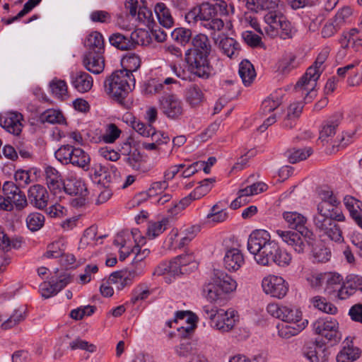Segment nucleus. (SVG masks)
<instances>
[{"label":"nucleus","instance_id":"nucleus-1","mask_svg":"<svg viewBox=\"0 0 362 362\" xmlns=\"http://www.w3.org/2000/svg\"><path fill=\"white\" fill-rule=\"evenodd\" d=\"M247 249L253 255L255 262L262 266L274 263L280 267H286L292 262L291 254L281 249L276 242L271 240L269 233L265 230L252 232L248 239Z\"/></svg>","mask_w":362,"mask_h":362},{"label":"nucleus","instance_id":"nucleus-2","mask_svg":"<svg viewBox=\"0 0 362 362\" xmlns=\"http://www.w3.org/2000/svg\"><path fill=\"white\" fill-rule=\"evenodd\" d=\"M211 47L207 35L199 33L192 37V47L185 53V62L191 74L202 78H208L211 76V66L209 56Z\"/></svg>","mask_w":362,"mask_h":362},{"label":"nucleus","instance_id":"nucleus-3","mask_svg":"<svg viewBox=\"0 0 362 362\" xmlns=\"http://www.w3.org/2000/svg\"><path fill=\"white\" fill-rule=\"evenodd\" d=\"M227 13V4L223 1H218L214 4L203 2L194 7L186 15V18L190 22L200 21V25L213 35L216 31L221 30L224 27L223 20L216 18V15Z\"/></svg>","mask_w":362,"mask_h":362},{"label":"nucleus","instance_id":"nucleus-4","mask_svg":"<svg viewBox=\"0 0 362 362\" xmlns=\"http://www.w3.org/2000/svg\"><path fill=\"white\" fill-rule=\"evenodd\" d=\"M328 55L327 50L320 53L313 64L308 68L305 74L295 86L296 92L303 98L305 103L311 102L317 95V81L324 71V63Z\"/></svg>","mask_w":362,"mask_h":362},{"label":"nucleus","instance_id":"nucleus-5","mask_svg":"<svg viewBox=\"0 0 362 362\" xmlns=\"http://www.w3.org/2000/svg\"><path fill=\"white\" fill-rule=\"evenodd\" d=\"M236 288L237 282L223 270L214 269L210 281L203 287V295L211 303H217Z\"/></svg>","mask_w":362,"mask_h":362},{"label":"nucleus","instance_id":"nucleus-6","mask_svg":"<svg viewBox=\"0 0 362 362\" xmlns=\"http://www.w3.org/2000/svg\"><path fill=\"white\" fill-rule=\"evenodd\" d=\"M321 202L317 205V213L313 216L315 226L330 221H344L345 216L339 207L340 202L329 189L319 192Z\"/></svg>","mask_w":362,"mask_h":362},{"label":"nucleus","instance_id":"nucleus-7","mask_svg":"<svg viewBox=\"0 0 362 362\" xmlns=\"http://www.w3.org/2000/svg\"><path fill=\"white\" fill-rule=\"evenodd\" d=\"M134 85V77L127 75L126 71L119 70L114 71L104 82L105 93L119 102L126 98Z\"/></svg>","mask_w":362,"mask_h":362},{"label":"nucleus","instance_id":"nucleus-8","mask_svg":"<svg viewBox=\"0 0 362 362\" xmlns=\"http://www.w3.org/2000/svg\"><path fill=\"white\" fill-rule=\"evenodd\" d=\"M267 27L266 33L272 37L280 35L283 39L290 38L293 35L291 25L283 13L278 11H268L264 16Z\"/></svg>","mask_w":362,"mask_h":362},{"label":"nucleus","instance_id":"nucleus-9","mask_svg":"<svg viewBox=\"0 0 362 362\" xmlns=\"http://www.w3.org/2000/svg\"><path fill=\"white\" fill-rule=\"evenodd\" d=\"M125 8L139 25H144L148 28L153 27L155 21L152 11L145 6L141 0H127Z\"/></svg>","mask_w":362,"mask_h":362},{"label":"nucleus","instance_id":"nucleus-10","mask_svg":"<svg viewBox=\"0 0 362 362\" xmlns=\"http://www.w3.org/2000/svg\"><path fill=\"white\" fill-rule=\"evenodd\" d=\"M313 329L315 334L333 343L339 341L341 338L339 331V323L331 317L317 320L313 324Z\"/></svg>","mask_w":362,"mask_h":362},{"label":"nucleus","instance_id":"nucleus-11","mask_svg":"<svg viewBox=\"0 0 362 362\" xmlns=\"http://www.w3.org/2000/svg\"><path fill=\"white\" fill-rule=\"evenodd\" d=\"M158 103L162 113L170 119H180L184 114L183 103L176 95H163Z\"/></svg>","mask_w":362,"mask_h":362},{"label":"nucleus","instance_id":"nucleus-12","mask_svg":"<svg viewBox=\"0 0 362 362\" xmlns=\"http://www.w3.org/2000/svg\"><path fill=\"white\" fill-rule=\"evenodd\" d=\"M268 313L274 317L289 324L300 323L302 320L301 312L293 307L270 303L267 307Z\"/></svg>","mask_w":362,"mask_h":362},{"label":"nucleus","instance_id":"nucleus-13","mask_svg":"<svg viewBox=\"0 0 362 362\" xmlns=\"http://www.w3.org/2000/svg\"><path fill=\"white\" fill-rule=\"evenodd\" d=\"M262 287L267 295L276 298H283L288 291V283L280 276L269 274L262 281Z\"/></svg>","mask_w":362,"mask_h":362},{"label":"nucleus","instance_id":"nucleus-14","mask_svg":"<svg viewBox=\"0 0 362 362\" xmlns=\"http://www.w3.org/2000/svg\"><path fill=\"white\" fill-rule=\"evenodd\" d=\"M283 218L288 226L299 232L308 241H313L315 235L312 230L306 227L307 218L296 211H286L283 214Z\"/></svg>","mask_w":362,"mask_h":362},{"label":"nucleus","instance_id":"nucleus-15","mask_svg":"<svg viewBox=\"0 0 362 362\" xmlns=\"http://www.w3.org/2000/svg\"><path fill=\"white\" fill-rule=\"evenodd\" d=\"M238 320L236 310L232 308L227 310L219 309L211 327L221 333H226L233 329Z\"/></svg>","mask_w":362,"mask_h":362},{"label":"nucleus","instance_id":"nucleus-16","mask_svg":"<svg viewBox=\"0 0 362 362\" xmlns=\"http://www.w3.org/2000/svg\"><path fill=\"white\" fill-rule=\"evenodd\" d=\"M276 235L287 245L290 246L296 252L303 254L306 250L307 245L313 241H308L299 232L291 230H276Z\"/></svg>","mask_w":362,"mask_h":362},{"label":"nucleus","instance_id":"nucleus-17","mask_svg":"<svg viewBox=\"0 0 362 362\" xmlns=\"http://www.w3.org/2000/svg\"><path fill=\"white\" fill-rule=\"evenodd\" d=\"M62 189L70 195L79 196L76 204L83 205L84 204V197L87 195V188L85 183L74 174H70L64 180Z\"/></svg>","mask_w":362,"mask_h":362},{"label":"nucleus","instance_id":"nucleus-18","mask_svg":"<svg viewBox=\"0 0 362 362\" xmlns=\"http://www.w3.org/2000/svg\"><path fill=\"white\" fill-rule=\"evenodd\" d=\"M4 196L11 200L13 206L17 209H23L28 205V200L25 194L21 191L20 187L13 182H5L2 187Z\"/></svg>","mask_w":362,"mask_h":362},{"label":"nucleus","instance_id":"nucleus-19","mask_svg":"<svg viewBox=\"0 0 362 362\" xmlns=\"http://www.w3.org/2000/svg\"><path fill=\"white\" fill-rule=\"evenodd\" d=\"M23 115L17 112H8L0 115V125L6 132L18 136L23 129Z\"/></svg>","mask_w":362,"mask_h":362},{"label":"nucleus","instance_id":"nucleus-20","mask_svg":"<svg viewBox=\"0 0 362 362\" xmlns=\"http://www.w3.org/2000/svg\"><path fill=\"white\" fill-rule=\"evenodd\" d=\"M142 269H134L129 272H115L109 276V284L115 285L117 290H122L130 285L134 279L141 274Z\"/></svg>","mask_w":362,"mask_h":362},{"label":"nucleus","instance_id":"nucleus-21","mask_svg":"<svg viewBox=\"0 0 362 362\" xmlns=\"http://www.w3.org/2000/svg\"><path fill=\"white\" fill-rule=\"evenodd\" d=\"M28 197L30 204L39 209L45 208L49 200V194L46 188L39 184L32 185L28 189Z\"/></svg>","mask_w":362,"mask_h":362},{"label":"nucleus","instance_id":"nucleus-22","mask_svg":"<svg viewBox=\"0 0 362 362\" xmlns=\"http://www.w3.org/2000/svg\"><path fill=\"white\" fill-rule=\"evenodd\" d=\"M179 321H183L186 325H181L177 327V331L183 337L190 334L196 327V316L190 311H177L175 313L174 322L177 323Z\"/></svg>","mask_w":362,"mask_h":362},{"label":"nucleus","instance_id":"nucleus-23","mask_svg":"<svg viewBox=\"0 0 362 362\" xmlns=\"http://www.w3.org/2000/svg\"><path fill=\"white\" fill-rule=\"evenodd\" d=\"M223 262L226 269L236 272L244 264L245 259L240 250L231 248L226 252Z\"/></svg>","mask_w":362,"mask_h":362},{"label":"nucleus","instance_id":"nucleus-24","mask_svg":"<svg viewBox=\"0 0 362 362\" xmlns=\"http://www.w3.org/2000/svg\"><path fill=\"white\" fill-rule=\"evenodd\" d=\"M335 221H330L315 226L317 230L329 239L337 243L344 241L342 231Z\"/></svg>","mask_w":362,"mask_h":362},{"label":"nucleus","instance_id":"nucleus-25","mask_svg":"<svg viewBox=\"0 0 362 362\" xmlns=\"http://www.w3.org/2000/svg\"><path fill=\"white\" fill-rule=\"evenodd\" d=\"M45 175L46 183L49 190L54 194L60 192L64 180H63L59 171L54 168L48 165L45 168Z\"/></svg>","mask_w":362,"mask_h":362},{"label":"nucleus","instance_id":"nucleus-26","mask_svg":"<svg viewBox=\"0 0 362 362\" xmlns=\"http://www.w3.org/2000/svg\"><path fill=\"white\" fill-rule=\"evenodd\" d=\"M83 64L85 68L95 74H100L105 67V60L102 54L88 52L83 57Z\"/></svg>","mask_w":362,"mask_h":362},{"label":"nucleus","instance_id":"nucleus-27","mask_svg":"<svg viewBox=\"0 0 362 362\" xmlns=\"http://www.w3.org/2000/svg\"><path fill=\"white\" fill-rule=\"evenodd\" d=\"M71 83L78 92L86 93L91 89L93 80L88 73L78 71L71 75Z\"/></svg>","mask_w":362,"mask_h":362},{"label":"nucleus","instance_id":"nucleus-28","mask_svg":"<svg viewBox=\"0 0 362 362\" xmlns=\"http://www.w3.org/2000/svg\"><path fill=\"white\" fill-rule=\"evenodd\" d=\"M308 320H304L300 323L289 324L287 322L280 323L277 325L278 334L283 339H289L297 335L303 330L308 325Z\"/></svg>","mask_w":362,"mask_h":362},{"label":"nucleus","instance_id":"nucleus-29","mask_svg":"<svg viewBox=\"0 0 362 362\" xmlns=\"http://www.w3.org/2000/svg\"><path fill=\"white\" fill-rule=\"evenodd\" d=\"M185 100L191 107H197L205 101V95L198 85L192 84L185 90Z\"/></svg>","mask_w":362,"mask_h":362},{"label":"nucleus","instance_id":"nucleus-30","mask_svg":"<svg viewBox=\"0 0 362 362\" xmlns=\"http://www.w3.org/2000/svg\"><path fill=\"white\" fill-rule=\"evenodd\" d=\"M215 42L228 57L234 59L238 57L240 52V45L235 39L225 37L219 41L215 39Z\"/></svg>","mask_w":362,"mask_h":362},{"label":"nucleus","instance_id":"nucleus-31","mask_svg":"<svg viewBox=\"0 0 362 362\" xmlns=\"http://www.w3.org/2000/svg\"><path fill=\"white\" fill-rule=\"evenodd\" d=\"M84 45L89 49V52L102 54L105 49L103 37L98 31L92 32L86 37Z\"/></svg>","mask_w":362,"mask_h":362},{"label":"nucleus","instance_id":"nucleus-32","mask_svg":"<svg viewBox=\"0 0 362 362\" xmlns=\"http://www.w3.org/2000/svg\"><path fill=\"white\" fill-rule=\"evenodd\" d=\"M309 362H327L329 357V351L322 345L317 344L303 353Z\"/></svg>","mask_w":362,"mask_h":362},{"label":"nucleus","instance_id":"nucleus-33","mask_svg":"<svg viewBox=\"0 0 362 362\" xmlns=\"http://www.w3.org/2000/svg\"><path fill=\"white\" fill-rule=\"evenodd\" d=\"M154 11L159 23L166 28L173 27L174 20L170 9L163 3H158L155 6Z\"/></svg>","mask_w":362,"mask_h":362},{"label":"nucleus","instance_id":"nucleus-34","mask_svg":"<svg viewBox=\"0 0 362 362\" xmlns=\"http://www.w3.org/2000/svg\"><path fill=\"white\" fill-rule=\"evenodd\" d=\"M238 74L245 86H250L256 77L253 65L248 60H243L239 64Z\"/></svg>","mask_w":362,"mask_h":362},{"label":"nucleus","instance_id":"nucleus-35","mask_svg":"<svg viewBox=\"0 0 362 362\" xmlns=\"http://www.w3.org/2000/svg\"><path fill=\"white\" fill-rule=\"evenodd\" d=\"M323 279L325 284V291L329 295L335 294L344 282L343 277L340 274L333 272L325 273Z\"/></svg>","mask_w":362,"mask_h":362},{"label":"nucleus","instance_id":"nucleus-36","mask_svg":"<svg viewBox=\"0 0 362 362\" xmlns=\"http://www.w3.org/2000/svg\"><path fill=\"white\" fill-rule=\"evenodd\" d=\"M228 218V214L226 211L225 205L221 202L214 204L206 216L208 222L218 223L224 222Z\"/></svg>","mask_w":362,"mask_h":362},{"label":"nucleus","instance_id":"nucleus-37","mask_svg":"<svg viewBox=\"0 0 362 362\" xmlns=\"http://www.w3.org/2000/svg\"><path fill=\"white\" fill-rule=\"evenodd\" d=\"M186 272V268H182L181 264L176 257L170 262L168 266H165V264L158 266L156 268L155 273H156L158 275H163L165 273H168L173 276H176L184 274Z\"/></svg>","mask_w":362,"mask_h":362},{"label":"nucleus","instance_id":"nucleus-38","mask_svg":"<svg viewBox=\"0 0 362 362\" xmlns=\"http://www.w3.org/2000/svg\"><path fill=\"white\" fill-rule=\"evenodd\" d=\"M338 43L343 49H347L350 44L352 46L362 45L354 28L343 31L338 39Z\"/></svg>","mask_w":362,"mask_h":362},{"label":"nucleus","instance_id":"nucleus-39","mask_svg":"<svg viewBox=\"0 0 362 362\" xmlns=\"http://www.w3.org/2000/svg\"><path fill=\"white\" fill-rule=\"evenodd\" d=\"M110 44L121 50H129L134 48V42L127 36L116 33L109 37Z\"/></svg>","mask_w":362,"mask_h":362},{"label":"nucleus","instance_id":"nucleus-40","mask_svg":"<svg viewBox=\"0 0 362 362\" xmlns=\"http://www.w3.org/2000/svg\"><path fill=\"white\" fill-rule=\"evenodd\" d=\"M123 69L119 71H126L127 75L134 77L132 75L133 71H136L141 66V59L135 54H128L124 56L121 61Z\"/></svg>","mask_w":362,"mask_h":362},{"label":"nucleus","instance_id":"nucleus-41","mask_svg":"<svg viewBox=\"0 0 362 362\" xmlns=\"http://www.w3.org/2000/svg\"><path fill=\"white\" fill-rule=\"evenodd\" d=\"M90 177L92 180L98 184L105 185L110 182V175L107 171V168L101 163L93 164L91 168Z\"/></svg>","mask_w":362,"mask_h":362},{"label":"nucleus","instance_id":"nucleus-42","mask_svg":"<svg viewBox=\"0 0 362 362\" xmlns=\"http://www.w3.org/2000/svg\"><path fill=\"white\" fill-rule=\"evenodd\" d=\"M313 153V149L310 147L304 148H291L286 151L285 154L291 163H296L305 160Z\"/></svg>","mask_w":362,"mask_h":362},{"label":"nucleus","instance_id":"nucleus-43","mask_svg":"<svg viewBox=\"0 0 362 362\" xmlns=\"http://www.w3.org/2000/svg\"><path fill=\"white\" fill-rule=\"evenodd\" d=\"M358 348L353 346H344L337 354V362H353L360 357Z\"/></svg>","mask_w":362,"mask_h":362},{"label":"nucleus","instance_id":"nucleus-44","mask_svg":"<svg viewBox=\"0 0 362 362\" xmlns=\"http://www.w3.org/2000/svg\"><path fill=\"white\" fill-rule=\"evenodd\" d=\"M298 62L293 53L285 54L279 63L278 70L283 74H286L298 67Z\"/></svg>","mask_w":362,"mask_h":362},{"label":"nucleus","instance_id":"nucleus-45","mask_svg":"<svg viewBox=\"0 0 362 362\" xmlns=\"http://www.w3.org/2000/svg\"><path fill=\"white\" fill-rule=\"evenodd\" d=\"M175 351L179 356H191L192 361L193 357H195L196 355L201 354L198 353L196 345L188 341H182L178 346H175Z\"/></svg>","mask_w":362,"mask_h":362},{"label":"nucleus","instance_id":"nucleus-46","mask_svg":"<svg viewBox=\"0 0 362 362\" xmlns=\"http://www.w3.org/2000/svg\"><path fill=\"white\" fill-rule=\"evenodd\" d=\"M122 131L113 123L105 126L104 132L100 136V140L105 144L114 143L119 136Z\"/></svg>","mask_w":362,"mask_h":362},{"label":"nucleus","instance_id":"nucleus-47","mask_svg":"<svg viewBox=\"0 0 362 362\" xmlns=\"http://www.w3.org/2000/svg\"><path fill=\"white\" fill-rule=\"evenodd\" d=\"M49 88L52 93L57 98L63 100L68 96L67 85L63 80L54 78L49 83Z\"/></svg>","mask_w":362,"mask_h":362},{"label":"nucleus","instance_id":"nucleus-48","mask_svg":"<svg viewBox=\"0 0 362 362\" xmlns=\"http://www.w3.org/2000/svg\"><path fill=\"white\" fill-rule=\"evenodd\" d=\"M65 251V245L63 240H57L47 246L44 256L47 258L61 257Z\"/></svg>","mask_w":362,"mask_h":362},{"label":"nucleus","instance_id":"nucleus-49","mask_svg":"<svg viewBox=\"0 0 362 362\" xmlns=\"http://www.w3.org/2000/svg\"><path fill=\"white\" fill-rule=\"evenodd\" d=\"M311 302L315 308L325 313L334 315L337 312V308L335 305L327 302L325 298L321 296L313 298Z\"/></svg>","mask_w":362,"mask_h":362},{"label":"nucleus","instance_id":"nucleus-50","mask_svg":"<svg viewBox=\"0 0 362 362\" xmlns=\"http://www.w3.org/2000/svg\"><path fill=\"white\" fill-rule=\"evenodd\" d=\"M168 221L163 219L160 221L150 222L148 226L146 235L148 238L153 239L163 233L168 226Z\"/></svg>","mask_w":362,"mask_h":362},{"label":"nucleus","instance_id":"nucleus-51","mask_svg":"<svg viewBox=\"0 0 362 362\" xmlns=\"http://www.w3.org/2000/svg\"><path fill=\"white\" fill-rule=\"evenodd\" d=\"M45 223V216L38 212L30 214L26 218L27 227L31 231L40 230Z\"/></svg>","mask_w":362,"mask_h":362},{"label":"nucleus","instance_id":"nucleus-52","mask_svg":"<svg viewBox=\"0 0 362 362\" xmlns=\"http://www.w3.org/2000/svg\"><path fill=\"white\" fill-rule=\"evenodd\" d=\"M215 180L213 178H208L200 182V185L197 187L192 192L191 197L194 199H199L206 195L211 189L212 185Z\"/></svg>","mask_w":362,"mask_h":362},{"label":"nucleus","instance_id":"nucleus-53","mask_svg":"<svg viewBox=\"0 0 362 362\" xmlns=\"http://www.w3.org/2000/svg\"><path fill=\"white\" fill-rule=\"evenodd\" d=\"M340 117L341 116H339L337 119L329 120L327 124L323 126L320 133V139L324 141L327 137L332 136L335 134L336 129L339 124Z\"/></svg>","mask_w":362,"mask_h":362},{"label":"nucleus","instance_id":"nucleus-54","mask_svg":"<svg viewBox=\"0 0 362 362\" xmlns=\"http://www.w3.org/2000/svg\"><path fill=\"white\" fill-rule=\"evenodd\" d=\"M90 158L81 148H77L74 153L72 165L85 169L88 166Z\"/></svg>","mask_w":362,"mask_h":362},{"label":"nucleus","instance_id":"nucleus-55","mask_svg":"<svg viewBox=\"0 0 362 362\" xmlns=\"http://www.w3.org/2000/svg\"><path fill=\"white\" fill-rule=\"evenodd\" d=\"M173 39L182 45H185L192 39V31L189 29L179 28L172 33Z\"/></svg>","mask_w":362,"mask_h":362},{"label":"nucleus","instance_id":"nucleus-56","mask_svg":"<svg viewBox=\"0 0 362 362\" xmlns=\"http://www.w3.org/2000/svg\"><path fill=\"white\" fill-rule=\"evenodd\" d=\"M25 318V313L20 310H15L10 317L4 321L1 327L4 329L12 328L23 321Z\"/></svg>","mask_w":362,"mask_h":362},{"label":"nucleus","instance_id":"nucleus-57","mask_svg":"<svg viewBox=\"0 0 362 362\" xmlns=\"http://www.w3.org/2000/svg\"><path fill=\"white\" fill-rule=\"evenodd\" d=\"M131 124L134 130L144 137H149L154 129L152 125L146 124L136 118L131 122Z\"/></svg>","mask_w":362,"mask_h":362},{"label":"nucleus","instance_id":"nucleus-58","mask_svg":"<svg viewBox=\"0 0 362 362\" xmlns=\"http://www.w3.org/2000/svg\"><path fill=\"white\" fill-rule=\"evenodd\" d=\"M198 228L195 226H191L186 228L181 232L182 238H180L178 247L182 248L188 245L196 236Z\"/></svg>","mask_w":362,"mask_h":362},{"label":"nucleus","instance_id":"nucleus-59","mask_svg":"<svg viewBox=\"0 0 362 362\" xmlns=\"http://www.w3.org/2000/svg\"><path fill=\"white\" fill-rule=\"evenodd\" d=\"M42 119L44 121L50 124H62L64 121V117L62 113L55 109H49L42 114Z\"/></svg>","mask_w":362,"mask_h":362},{"label":"nucleus","instance_id":"nucleus-60","mask_svg":"<svg viewBox=\"0 0 362 362\" xmlns=\"http://www.w3.org/2000/svg\"><path fill=\"white\" fill-rule=\"evenodd\" d=\"M281 104V98L272 95L262 102V110L265 114L269 113L276 110Z\"/></svg>","mask_w":362,"mask_h":362},{"label":"nucleus","instance_id":"nucleus-61","mask_svg":"<svg viewBox=\"0 0 362 362\" xmlns=\"http://www.w3.org/2000/svg\"><path fill=\"white\" fill-rule=\"evenodd\" d=\"M351 14V8L345 6L339 10L332 19L341 28L349 21Z\"/></svg>","mask_w":362,"mask_h":362},{"label":"nucleus","instance_id":"nucleus-62","mask_svg":"<svg viewBox=\"0 0 362 362\" xmlns=\"http://www.w3.org/2000/svg\"><path fill=\"white\" fill-rule=\"evenodd\" d=\"M95 307L93 305H86L72 310L70 313L71 318L78 320L85 316H90L95 313Z\"/></svg>","mask_w":362,"mask_h":362},{"label":"nucleus","instance_id":"nucleus-63","mask_svg":"<svg viewBox=\"0 0 362 362\" xmlns=\"http://www.w3.org/2000/svg\"><path fill=\"white\" fill-rule=\"evenodd\" d=\"M69 347L71 350L81 349L91 353L96 351L95 345L89 344L87 341L80 338L75 339L71 341L69 343Z\"/></svg>","mask_w":362,"mask_h":362},{"label":"nucleus","instance_id":"nucleus-64","mask_svg":"<svg viewBox=\"0 0 362 362\" xmlns=\"http://www.w3.org/2000/svg\"><path fill=\"white\" fill-rule=\"evenodd\" d=\"M14 180L16 182V185L24 188L31 182L30 172L28 170L18 169L14 173Z\"/></svg>","mask_w":362,"mask_h":362}]
</instances>
